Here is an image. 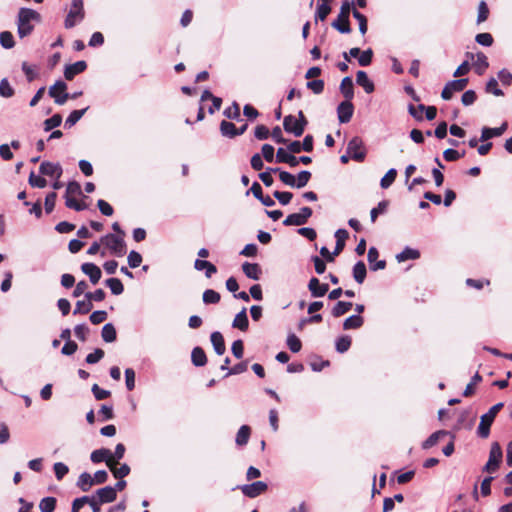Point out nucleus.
<instances>
[{
	"label": "nucleus",
	"instance_id": "obj_11",
	"mask_svg": "<svg viewBox=\"0 0 512 512\" xmlns=\"http://www.w3.org/2000/svg\"><path fill=\"white\" fill-rule=\"evenodd\" d=\"M311 215L312 209L310 207H302L300 212L288 215L282 224H305Z\"/></svg>",
	"mask_w": 512,
	"mask_h": 512
},
{
	"label": "nucleus",
	"instance_id": "obj_50",
	"mask_svg": "<svg viewBox=\"0 0 512 512\" xmlns=\"http://www.w3.org/2000/svg\"><path fill=\"white\" fill-rule=\"evenodd\" d=\"M311 172L308 170H302L295 177V188H303L307 185L311 178Z\"/></svg>",
	"mask_w": 512,
	"mask_h": 512
},
{
	"label": "nucleus",
	"instance_id": "obj_18",
	"mask_svg": "<svg viewBox=\"0 0 512 512\" xmlns=\"http://www.w3.org/2000/svg\"><path fill=\"white\" fill-rule=\"evenodd\" d=\"M283 127L287 133L293 134L295 137H300L304 132L296 121L293 115H287L283 120Z\"/></svg>",
	"mask_w": 512,
	"mask_h": 512
},
{
	"label": "nucleus",
	"instance_id": "obj_12",
	"mask_svg": "<svg viewBox=\"0 0 512 512\" xmlns=\"http://www.w3.org/2000/svg\"><path fill=\"white\" fill-rule=\"evenodd\" d=\"M81 271L89 277V280L93 285L97 284L102 277L101 269L92 262L83 263L81 265Z\"/></svg>",
	"mask_w": 512,
	"mask_h": 512
},
{
	"label": "nucleus",
	"instance_id": "obj_1",
	"mask_svg": "<svg viewBox=\"0 0 512 512\" xmlns=\"http://www.w3.org/2000/svg\"><path fill=\"white\" fill-rule=\"evenodd\" d=\"M114 233H107L100 237L102 245L109 250L110 254L116 257H122L127 252V245L124 237L126 235L122 226H112Z\"/></svg>",
	"mask_w": 512,
	"mask_h": 512
},
{
	"label": "nucleus",
	"instance_id": "obj_13",
	"mask_svg": "<svg viewBox=\"0 0 512 512\" xmlns=\"http://www.w3.org/2000/svg\"><path fill=\"white\" fill-rule=\"evenodd\" d=\"M39 172L42 175L54 177L59 179L63 173V169L59 163H52L49 161H43L40 164Z\"/></svg>",
	"mask_w": 512,
	"mask_h": 512
},
{
	"label": "nucleus",
	"instance_id": "obj_49",
	"mask_svg": "<svg viewBox=\"0 0 512 512\" xmlns=\"http://www.w3.org/2000/svg\"><path fill=\"white\" fill-rule=\"evenodd\" d=\"M0 44L5 49H11L15 46L14 37L11 32L3 31L0 33Z\"/></svg>",
	"mask_w": 512,
	"mask_h": 512
},
{
	"label": "nucleus",
	"instance_id": "obj_28",
	"mask_svg": "<svg viewBox=\"0 0 512 512\" xmlns=\"http://www.w3.org/2000/svg\"><path fill=\"white\" fill-rule=\"evenodd\" d=\"M191 362L196 367H203L207 363V356L204 349L200 346H196L191 352Z\"/></svg>",
	"mask_w": 512,
	"mask_h": 512
},
{
	"label": "nucleus",
	"instance_id": "obj_2",
	"mask_svg": "<svg viewBox=\"0 0 512 512\" xmlns=\"http://www.w3.org/2000/svg\"><path fill=\"white\" fill-rule=\"evenodd\" d=\"M40 18H41V16L37 11H35L31 8L21 7L18 10L17 21H16L17 34H18L19 38L23 39V38L31 35L35 28V25L33 24V22L40 21Z\"/></svg>",
	"mask_w": 512,
	"mask_h": 512
},
{
	"label": "nucleus",
	"instance_id": "obj_52",
	"mask_svg": "<svg viewBox=\"0 0 512 512\" xmlns=\"http://www.w3.org/2000/svg\"><path fill=\"white\" fill-rule=\"evenodd\" d=\"M224 116L232 120H240V107L237 102H233L230 107H227L224 112Z\"/></svg>",
	"mask_w": 512,
	"mask_h": 512
},
{
	"label": "nucleus",
	"instance_id": "obj_29",
	"mask_svg": "<svg viewBox=\"0 0 512 512\" xmlns=\"http://www.w3.org/2000/svg\"><path fill=\"white\" fill-rule=\"evenodd\" d=\"M352 275L354 280L358 284H362L365 281L367 275V268L362 260H359L354 264L352 269Z\"/></svg>",
	"mask_w": 512,
	"mask_h": 512
},
{
	"label": "nucleus",
	"instance_id": "obj_35",
	"mask_svg": "<svg viewBox=\"0 0 512 512\" xmlns=\"http://www.w3.org/2000/svg\"><path fill=\"white\" fill-rule=\"evenodd\" d=\"M95 485L92 476L88 472H83L79 475L76 486L83 492H88L91 487Z\"/></svg>",
	"mask_w": 512,
	"mask_h": 512
},
{
	"label": "nucleus",
	"instance_id": "obj_36",
	"mask_svg": "<svg viewBox=\"0 0 512 512\" xmlns=\"http://www.w3.org/2000/svg\"><path fill=\"white\" fill-rule=\"evenodd\" d=\"M105 286H107L115 296L121 295L124 292V285L122 281L116 277L106 279Z\"/></svg>",
	"mask_w": 512,
	"mask_h": 512
},
{
	"label": "nucleus",
	"instance_id": "obj_58",
	"mask_svg": "<svg viewBox=\"0 0 512 512\" xmlns=\"http://www.w3.org/2000/svg\"><path fill=\"white\" fill-rule=\"evenodd\" d=\"M82 194L81 186L76 181H71L67 184L64 197H76Z\"/></svg>",
	"mask_w": 512,
	"mask_h": 512
},
{
	"label": "nucleus",
	"instance_id": "obj_54",
	"mask_svg": "<svg viewBox=\"0 0 512 512\" xmlns=\"http://www.w3.org/2000/svg\"><path fill=\"white\" fill-rule=\"evenodd\" d=\"M248 368V361L247 360H244V361H241L237 364H235L234 366H232L230 369H228V372L224 375V378H227L231 375H238V374H241L243 372H245Z\"/></svg>",
	"mask_w": 512,
	"mask_h": 512
},
{
	"label": "nucleus",
	"instance_id": "obj_32",
	"mask_svg": "<svg viewBox=\"0 0 512 512\" xmlns=\"http://www.w3.org/2000/svg\"><path fill=\"white\" fill-rule=\"evenodd\" d=\"M101 337L106 343H113L117 340V331L112 323H106L101 330Z\"/></svg>",
	"mask_w": 512,
	"mask_h": 512
},
{
	"label": "nucleus",
	"instance_id": "obj_27",
	"mask_svg": "<svg viewBox=\"0 0 512 512\" xmlns=\"http://www.w3.org/2000/svg\"><path fill=\"white\" fill-rule=\"evenodd\" d=\"M334 237L336 239L334 254H340L345 248L346 240L349 238V232L344 228H340L335 232Z\"/></svg>",
	"mask_w": 512,
	"mask_h": 512
},
{
	"label": "nucleus",
	"instance_id": "obj_5",
	"mask_svg": "<svg viewBox=\"0 0 512 512\" xmlns=\"http://www.w3.org/2000/svg\"><path fill=\"white\" fill-rule=\"evenodd\" d=\"M502 458V448L500 444L495 441L491 444L489 458L486 464L483 466L482 471L490 474L496 472L502 463Z\"/></svg>",
	"mask_w": 512,
	"mask_h": 512
},
{
	"label": "nucleus",
	"instance_id": "obj_15",
	"mask_svg": "<svg viewBox=\"0 0 512 512\" xmlns=\"http://www.w3.org/2000/svg\"><path fill=\"white\" fill-rule=\"evenodd\" d=\"M507 128H508L507 122H503L499 127H495V128L483 127L481 130L480 141L485 142L491 138L499 137L505 133Z\"/></svg>",
	"mask_w": 512,
	"mask_h": 512
},
{
	"label": "nucleus",
	"instance_id": "obj_64",
	"mask_svg": "<svg viewBox=\"0 0 512 512\" xmlns=\"http://www.w3.org/2000/svg\"><path fill=\"white\" fill-rule=\"evenodd\" d=\"M231 352L236 359H242L244 355V343L241 339H237L232 343Z\"/></svg>",
	"mask_w": 512,
	"mask_h": 512
},
{
	"label": "nucleus",
	"instance_id": "obj_10",
	"mask_svg": "<svg viewBox=\"0 0 512 512\" xmlns=\"http://www.w3.org/2000/svg\"><path fill=\"white\" fill-rule=\"evenodd\" d=\"M354 113V105L352 100H345L340 102L337 106V117L341 124L350 122Z\"/></svg>",
	"mask_w": 512,
	"mask_h": 512
},
{
	"label": "nucleus",
	"instance_id": "obj_46",
	"mask_svg": "<svg viewBox=\"0 0 512 512\" xmlns=\"http://www.w3.org/2000/svg\"><path fill=\"white\" fill-rule=\"evenodd\" d=\"M286 344L293 353H298L302 348L301 340L294 333L287 336Z\"/></svg>",
	"mask_w": 512,
	"mask_h": 512
},
{
	"label": "nucleus",
	"instance_id": "obj_55",
	"mask_svg": "<svg viewBox=\"0 0 512 512\" xmlns=\"http://www.w3.org/2000/svg\"><path fill=\"white\" fill-rule=\"evenodd\" d=\"M353 17L358 21L359 31L362 35L366 34L368 30L367 18L357 9H353Z\"/></svg>",
	"mask_w": 512,
	"mask_h": 512
},
{
	"label": "nucleus",
	"instance_id": "obj_56",
	"mask_svg": "<svg viewBox=\"0 0 512 512\" xmlns=\"http://www.w3.org/2000/svg\"><path fill=\"white\" fill-rule=\"evenodd\" d=\"M142 259V255L139 252L135 250L130 251L127 257L129 267L131 269L139 267L142 263Z\"/></svg>",
	"mask_w": 512,
	"mask_h": 512
},
{
	"label": "nucleus",
	"instance_id": "obj_37",
	"mask_svg": "<svg viewBox=\"0 0 512 512\" xmlns=\"http://www.w3.org/2000/svg\"><path fill=\"white\" fill-rule=\"evenodd\" d=\"M250 435H251V428L250 426L248 425H242L237 434H236V438H235V442L238 446H244L248 443L249 441V438H250Z\"/></svg>",
	"mask_w": 512,
	"mask_h": 512
},
{
	"label": "nucleus",
	"instance_id": "obj_23",
	"mask_svg": "<svg viewBox=\"0 0 512 512\" xmlns=\"http://www.w3.org/2000/svg\"><path fill=\"white\" fill-rule=\"evenodd\" d=\"M210 341L217 355H223L226 351L224 337L221 332L214 331L210 335Z\"/></svg>",
	"mask_w": 512,
	"mask_h": 512
},
{
	"label": "nucleus",
	"instance_id": "obj_60",
	"mask_svg": "<svg viewBox=\"0 0 512 512\" xmlns=\"http://www.w3.org/2000/svg\"><path fill=\"white\" fill-rule=\"evenodd\" d=\"M85 299L89 300L90 302L96 301L101 302L105 299L106 293L102 288L96 289L94 292H86L84 294Z\"/></svg>",
	"mask_w": 512,
	"mask_h": 512
},
{
	"label": "nucleus",
	"instance_id": "obj_42",
	"mask_svg": "<svg viewBox=\"0 0 512 512\" xmlns=\"http://www.w3.org/2000/svg\"><path fill=\"white\" fill-rule=\"evenodd\" d=\"M202 300H203V303L206 305L218 304L221 300V296H220L219 292H217L213 289H206L203 292Z\"/></svg>",
	"mask_w": 512,
	"mask_h": 512
},
{
	"label": "nucleus",
	"instance_id": "obj_40",
	"mask_svg": "<svg viewBox=\"0 0 512 512\" xmlns=\"http://www.w3.org/2000/svg\"><path fill=\"white\" fill-rule=\"evenodd\" d=\"M57 505V499L53 496H47L41 499L39 509L41 512H54Z\"/></svg>",
	"mask_w": 512,
	"mask_h": 512
},
{
	"label": "nucleus",
	"instance_id": "obj_44",
	"mask_svg": "<svg viewBox=\"0 0 512 512\" xmlns=\"http://www.w3.org/2000/svg\"><path fill=\"white\" fill-rule=\"evenodd\" d=\"M331 6L327 3H318L317 9L315 12V21H324L327 16L331 13Z\"/></svg>",
	"mask_w": 512,
	"mask_h": 512
},
{
	"label": "nucleus",
	"instance_id": "obj_57",
	"mask_svg": "<svg viewBox=\"0 0 512 512\" xmlns=\"http://www.w3.org/2000/svg\"><path fill=\"white\" fill-rule=\"evenodd\" d=\"M105 353L101 348H95L92 353H89L86 358L85 362L89 365H93L98 363L103 357Z\"/></svg>",
	"mask_w": 512,
	"mask_h": 512
},
{
	"label": "nucleus",
	"instance_id": "obj_43",
	"mask_svg": "<svg viewBox=\"0 0 512 512\" xmlns=\"http://www.w3.org/2000/svg\"><path fill=\"white\" fill-rule=\"evenodd\" d=\"M476 57L477 60L475 62V72L478 75H482L489 66L488 59L483 52H478Z\"/></svg>",
	"mask_w": 512,
	"mask_h": 512
},
{
	"label": "nucleus",
	"instance_id": "obj_45",
	"mask_svg": "<svg viewBox=\"0 0 512 512\" xmlns=\"http://www.w3.org/2000/svg\"><path fill=\"white\" fill-rule=\"evenodd\" d=\"M61 123H62V116H61V114L56 113L43 122L44 131H46V132L51 131L54 128L60 126Z\"/></svg>",
	"mask_w": 512,
	"mask_h": 512
},
{
	"label": "nucleus",
	"instance_id": "obj_31",
	"mask_svg": "<svg viewBox=\"0 0 512 512\" xmlns=\"http://www.w3.org/2000/svg\"><path fill=\"white\" fill-rule=\"evenodd\" d=\"M447 435H450V432L446 431V430H438V431L432 433L426 440H424L422 442V444H421L422 449H424V450L430 449L431 447H433L434 445L437 444V442L439 441V439L441 437H444Z\"/></svg>",
	"mask_w": 512,
	"mask_h": 512
},
{
	"label": "nucleus",
	"instance_id": "obj_6",
	"mask_svg": "<svg viewBox=\"0 0 512 512\" xmlns=\"http://www.w3.org/2000/svg\"><path fill=\"white\" fill-rule=\"evenodd\" d=\"M84 16L83 0H72L71 8L64 21L65 28H73L77 23L84 19Z\"/></svg>",
	"mask_w": 512,
	"mask_h": 512
},
{
	"label": "nucleus",
	"instance_id": "obj_19",
	"mask_svg": "<svg viewBox=\"0 0 512 512\" xmlns=\"http://www.w3.org/2000/svg\"><path fill=\"white\" fill-rule=\"evenodd\" d=\"M93 495H95L99 499V502L103 504L111 503L117 498V494L112 490L111 485L97 489Z\"/></svg>",
	"mask_w": 512,
	"mask_h": 512
},
{
	"label": "nucleus",
	"instance_id": "obj_33",
	"mask_svg": "<svg viewBox=\"0 0 512 512\" xmlns=\"http://www.w3.org/2000/svg\"><path fill=\"white\" fill-rule=\"evenodd\" d=\"M353 307L352 302L348 301H338L331 310V315L334 318H339L349 312Z\"/></svg>",
	"mask_w": 512,
	"mask_h": 512
},
{
	"label": "nucleus",
	"instance_id": "obj_14",
	"mask_svg": "<svg viewBox=\"0 0 512 512\" xmlns=\"http://www.w3.org/2000/svg\"><path fill=\"white\" fill-rule=\"evenodd\" d=\"M379 251L376 247L372 246L368 250L367 259L371 271L383 270L386 267L385 260H378Z\"/></svg>",
	"mask_w": 512,
	"mask_h": 512
},
{
	"label": "nucleus",
	"instance_id": "obj_53",
	"mask_svg": "<svg viewBox=\"0 0 512 512\" xmlns=\"http://www.w3.org/2000/svg\"><path fill=\"white\" fill-rule=\"evenodd\" d=\"M55 477L58 481H61L69 472V467L63 462H56L53 465Z\"/></svg>",
	"mask_w": 512,
	"mask_h": 512
},
{
	"label": "nucleus",
	"instance_id": "obj_61",
	"mask_svg": "<svg viewBox=\"0 0 512 512\" xmlns=\"http://www.w3.org/2000/svg\"><path fill=\"white\" fill-rule=\"evenodd\" d=\"M107 317L108 314L105 310H96L90 314L89 320L93 325H98L104 322L107 319Z\"/></svg>",
	"mask_w": 512,
	"mask_h": 512
},
{
	"label": "nucleus",
	"instance_id": "obj_24",
	"mask_svg": "<svg viewBox=\"0 0 512 512\" xmlns=\"http://www.w3.org/2000/svg\"><path fill=\"white\" fill-rule=\"evenodd\" d=\"M232 327L241 331H247L249 327V319L247 316V309L243 307L240 312L235 315L232 322Z\"/></svg>",
	"mask_w": 512,
	"mask_h": 512
},
{
	"label": "nucleus",
	"instance_id": "obj_26",
	"mask_svg": "<svg viewBox=\"0 0 512 512\" xmlns=\"http://www.w3.org/2000/svg\"><path fill=\"white\" fill-rule=\"evenodd\" d=\"M356 83L363 87L364 91L368 94L374 92L375 86L374 83L368 78V75L365 71H358L356 73Z\"/></svg>",
	"mask_w": 512,
	"mask_h": 512
},
{
	"label": "nucleus",
	"instance_id": "obj_63",
	"mask_svg": "<svg viewBox=\"0 0 512 512\" xmlns=\"http://www.w3.org/2000/svg\"><path fill=\"white\" fill-rule=\"evenodd\" d=\"M101 421H108L114 418L113 405L103 404L98 411Z\"/></svg>",
	"mask_w": 512,
	"mask_h": 512
},
{
	"label": "nucleus",
	"instance_id": "obj_41",
	"mask_svg": "<svg viewBox=\"0 0 512 512\" xmlns=\"http://www.w3.org/2000/svg\"><path fill=\"white\" fill-rule=\"evenodd\" d=\"M220 132L222 136L228 138H235L237 136L236 126L232 122L226 120L221 121Z\"/></svg>",
	"mask_w": 512,
	"mask_h": 512
},
{
	"label": "nucleus",
	"instance_id": "obj_47",
	"mask_svg": "<svg viewBox=\"0 0 512 512\" xmlns=\"http://www.w3.org/2000/svg\"><path fill=\"white\" fill-rule=\"evenodd\" d=\"M397 176V170L395 168L389 169L386 174L381 178L380 186L383 189L389 188L395 181Z\"/></svg>",
	"mask_w": 512,
	"mask_h": 512
},
{
	"label": "nucleus",
	"instance_id": "obj_48",
	"mask_svg": "<svg viewBox=\"0 0 512 512\" xmlns=\"http://www.w3.org/2000/svg\"><path fill=\"white\" fill-rule=\"evenodd\" d=\"M92 308H93V304L89 300H86V301L79 300L76 302L75 308L73 310V314L74 315H77V314L85 315V314L89 313L92 310Z\"/></svg>",
	"mask_w": 512,
	"mask_h": 512
},
{
	"label": "nucleus",
	"instance_id": "obj_21",
	"mask_svg": "<svg viewBox=\"0 0 512 512\" xmlns=\"http://www.w3.org/2000/svg\"><path fill=\"white\" fill-rule=\"evenodd\" d=\"M112 458V452L108 448H100L92 451L90 454V460L94 464L106 462L110 467L109 460Z\"/></svg>",
	"mask_w": 512,
	"mask_h": 512
},
{
	"label": "nucleus",
	"instance_id": "obj_9",
	"mask_svg": "<svg viewBox=\"0 0 512 512\" xmlns=\"http://www.w3.org/2000/svg\"><path fill=\"white\" fill-rule=\"evenodd\" d=\"M245 497L256 498L268 490V484L264 481H255L250 484L238 486Z\"/></svg>",
	"mask_w": 512,
	"mask_h": 512
},
{
	"label": "nucleus",
	"instance_id": "obj_30",
	"mask_svg": "<svg viewBox=\"0 0 512 512\" xmlns=\"http://www.w3.org/2000/svg\"><path fill=\"white\" fill-rule=\"evenodd\" d=\"M421 256L420 251L415 248H411L406 246L400 253L396 255V259L398 262H404L407 260H416Z\"/></svg>",
	"mask_w": 512,
	"mask_h": 512
},
{
	"label": "nucleus",
	"instance_id": "obj_59",
	"mask_svg": "<svg viewBox=\"0 0 512 512\" xmlns=\"http://www.w3.org/2000/svg\"><path fill=\"white\" fill-rule=\"evenodd\" d=\"M89 331L90 329L85 323L77 324L74 327L75 336L82 342H85L87 340V335Z\"/></svg>",
	"mask_w": 512,
	"mask_h": 512
},
{
	"label": "nucleus",
	"instance_id": "obj_20",
	"mask_svg": "<svg viewBox=\"0 0 512 512\" xmlns=\"http://www.w3.org/2000/svg\"><path fill=\"white\" fill-rule=\"evenodd\" d=\"M194 269L204 271L207 278H211L212 275L217 273V267L212 262L200 258L194 261Z\"/></svg>",
	"mask_w": 512,
	"mask_h": 512
},
{
	"label": "nucleus",
	"instance_id": "obj_39",
	"mask_svg": "<svg viewBox=\"0 0 512 512\" xmlns=\"http://www.w3.org/2000/svg\"><path fill=\"white\" fill-rule=\"evenodd\" d=\"M89 107L80 110H73L65 120V128L73 127L86 113Z\"/></svg>",
	"mask_w": 512,
	"mask_h": 512
},
{
	"label": "nucleus",
	"instance_id": "obj_38",
	"mask_svg": "<svg viewBox=\"0 0 512 512\" xmlns=\"http://www.w3.org/2000/svg\"><path fill=\"white\" fill-rule=\"evenodd\" d=\"M351 344H352V339L349 335L339 336L335 341V350L338 353L343 354L350 349Z\"/></svg>",
	"mask_w": 512,
	"mask_h": 512
},
{
	"label": "nucleus",
	"instance_id": "obj_8",
	"mask_svg": "<svg viewBox=\"0 0 512 512\" xmlns=\"http://www.w3.org/2000/svg\"><path fill=\"white\" fill-rule=\"evenodd\" d=\"M347 154L351 156V159L362 162L366 157V151L364 150V143L358 136L353 137L347 145Z\"/></svg>",
	"mask_w": 512,
	"mask_h": 512
},
{
	"label": "nucleus",
	"instance_id": "obj_51",
	"mask_svg": "<svg viewBox=\"0 0 512 512\" xmlns=\"http://www.w3.org/2000/svg\"><path fill=\"white\" fill-rule=\"evenodd\" d=\"M65 205L76 211H83L87 208L86 204L78 200L76 197H65Z\"/></svg>",
	"mask_w": 512,
	"mask_h": 512
},
{
	"label": "nucleus",
	"instance_id": "obj_3",
	"mask_svg": "<svg viewBox=\"0 0 512 512\" xmlns=\"http://www.w3.org/2000/svg\"><path fill=\"white\" fill-rule=\"evenodd\" d=\"M355 8V2L344 1L340 7V12L337 18L331 23V26L342 34H349L351 32L350 27V14H353Z\"/></svg>",
	"mask_w": 512,
	"mask_h": 512
},
{
	"label": "nucleus",
	"instance_id": "obj_4",
	"mask_svg": "<svg viewBox=\"0 0 512 512\" xmlns=\"http://www.w3.org/2000/svg\"><path fill=\"white\" fill-rule=\"evenodd\" d=\"M504 403L498 402L480 417V423L477 427V435L482 439H486L490 435L491 426L497 414L503 409Z\"/></svg>",
	"mask_w": 512,
	"mask_h": 512
},
{
	"label": "nucleus",
	"instance_id": "obj_62",
	"mask_svg": "<svg viewBox=\"0 0 512 512\" xmlns=\"http://www.w3.org/2000/svg\"><path fill=\"white\" fill-rule=\"evenodd\" d=\"M324 86V81L321 79L311 80L306 83V87L317 95L324 91Z\"/></svg>",
	"mask_w": 512,
	"mask_h": 512
},
{
	"label": "nucleus",
	"instance_id": "obj_7",
	"mask_svg": "<svg viewBox=\"0 0 512 512\" xmlns=\"http://www.w3.org/2000/svg\"><path fill=\"white\" fill-rule=\"evenodd\" d=\"M66 89L67 84L63 80H57L54 85L49 88L48 94L54 99L56 104L63 105L70 97V94L66 92Z\"/></svg>",
	"mask_w": 512,
	"mask_h": 512
},
{
	"label": "nucleus",
	"instance_id": "obj_17",
	"mask_svg": "<svg viewBox=\"0 0 512 512\" xmlns=\"http://www.w3.org/2000/svg\"><path fill=\"white\" fill-rule=\"evenodd\" d=\"M308 289L312 297H323L329 290L328 284L321 283L316 277H312L308 283Z\"/></svg>",
	"mask_w": 512,
	"mask_h": 512
},
{
	"label": "nucleus",
	"instance_id": "obj_25",
	"mask_svg": "<svg viewBox=\"0 0 512 512\" xmlns=\"http://www.w3.org/2000/svg\"><path fill=\"white\" fill-rule=\"evenodd\" d=\"M339 90L345 100H353L354 98V84L350 76L342 79Z\"/></svg>",
	"mask_w": 512,
	"mask_h": 512
},
{
	"label": "nucleus",
	"instance_id": "obj_16",
	"mask_svg": "<svg viewBox=\"0 0 512 512\" xmlns=\"http://www.w3.org/2000/svg\"><path fill=\"white\" fill-rule=\"evenodd\" d=\"M86 68L87 63L84 60L77 61L73 64H68L64 69V77L66 80L71 81L76 75L84 72Z\"/></svg>",
	"mask_w": 512,
	"mask_h": 512
},
{
	"label": "nucleus",
	"instance_id": "obj_22",
	"mask_svg": "<svg viewBox=\"0 0 512 512\" xmlns=\"http://www.w3.org/2000/svg\"><path fill=\"white\" fill-rule=\"evenodd\" d=\"M242 271L247 278L252 280H259L262 274L261 266L258 263L244 262Z\"/></svg>",
	"mask_w": 512,
	"mask_h": 512
},
{
	"label": "nucleus",
	"instance_id": "obj_34",
	"mask_svg": "<svg viewBox=\"0 0 512 512\" xmlns=\"http://www.w3.org/2000/svg\"><path fill=\"white\" fill-rule=\"evenodd\" d=\"M364 324V318L361 315H351L343 321L344 330L359 329Z\"/></svg>",
	"mask_w": 512,
	"mask_h": 512
}]
</instances>
